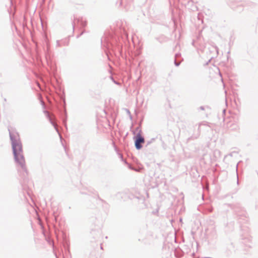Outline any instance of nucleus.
I'll return each instance as SVG.
<instances>
[{"label":"nucleus","instance_id":"nucleus-4","mask_svg":"<svg viewBox=\"0 0 258 258\" xmlns=\"http://www.w3.org/2000/svg\"><path fill=\"white\" fill-rule=\"evenodd\" d=\"M14 9L15 11H16V7L15 6H14Z\"/></svg>","mask_w":258,"mask_h":258},{"label":"nucleus","instance_id":"nucleus-1","mask_svg":"<svg viewBox=\"0 0 258 258\" xmlns=\"http://www.w3.org/2000/svg\"><path fill=\"white\" fill-rule=\"evenodd\" d=\"M22 151V145L17 143V161L22 168L25 167V162L23 155L21 154Z\"/></svg>","mask_w":258,"mask_h":258},{"label":"nucleus","instance_id":"nucleus-5","mask_svg":"<svg viewBox=\"0 0 258 258\" xmlns=\"http://www.w3.org/2000/svg\"><path fill=\"white\" fill-rule=\"evenodd\" d=\"M14 26H15V29H16V25L15 24H14Z\"/></svg>","mask_w":258,"mask_h":258},{"label":"nucleus","instance_id":"nucleus-6","mask_svg":"<svg viewBox=\"0 0 258 258\" xmlns=\"http://www.w3.org/2000/svg\"><path fill=\"white\" fill-rule=\"evenodd\" d=\"M11 4L12 3V0H11Z\"/></svg>","mask_w":258,"mask_h":258},{"label":"nucleus","instance_id":"nucleus-3","mask_svg":"<svg viewBox=\"0 0 258 258\" xmlns=\"http://www.w3.org/2000/svg\"><path fill=\"white\" fill-rule=\"evenodd\" d=\"M144 143V139L140 135L136 137L135 141V146L137 149H140L142 148L141 144Z\"/></svg>","mask_w":258,"mask_h":258},{"label":"nucleus","instance_id":"nucleus-2","mask_svg":"<svg viewBox=\"0 0 258 258\" xmlns=\"http://www.w3.org/2000/svg\"><path fill=\"white\" fill-rule=\"evenodd\" d=\"M9 131L10 139L12 142L14 158L15 161L16 162V139L15 136L12 133V132L9 129Z\"/></svg>","mask_w":258,"mask_h":258}]
</instances>
